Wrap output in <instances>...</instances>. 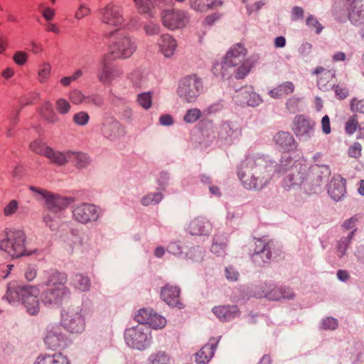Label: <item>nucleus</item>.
<instances>
[{"label":"nucleus","instance_id":"obj_1","mask_svg":"<svg viewBox=\"0 0 364 364\" xmlns=\"http://www.w3.org/2000/svg\"><path fill=\"white\" fill-rule=\"evenodd\" d=\"M237 175L248 190H260L272 179V165L258 153L249 154L242 161Z\"/></svg>","mask_w":364,"mask_h":364},{"label":"nucleus","instance_id":"obj_2","mask_svg":"<svg viewBox=\"0 0 364 364\" xmlns=\"http://www.w3.org/2000/svg\"><path fill=\"white\" fill-rule=\"evenodd\" d=\"M67 274L50 269L43 273V284L47 287L41 294V300L46 305H59L70 296L71 291L65 286Z\"/></svg>","mask_w":364,"mask_h":364},{"label":"nucleus","instance_id":"obj_3","mask_svg":"<svg viewBox=\"0 0 364 364\" xmlns=\"http://www.w3.org/2000/svg\"><path fill=\"white\" fill-rule=\"evenodd\" d=\"M26 235L22 229H5L0 234V250L12 258L31 255L26 247Z\"/></svg>","mask_w":364,"mask_h":364},{"label":"nucleus","instance_id":"obj_4","mask_svg":"<svg viewBox=\"0 0 364 364\" xmlns=\"http://www.w3.org/2000/svg\"><path fill=\"white\" fill-rule=\"evenodd\" d=\"M332 14L338 21L347 18L355 26L364 23V0H334Z\"/></svg>","mask_w":364,"mask_h":364},{"label":"nucleus","instance_id":"obj_5","mask_svg":"<svg viewBox=\"0 0 364 364\" xmlns=\"http://www.w3.org/2000/svg\"><path fill=\"white\" fill-rule=\"evenodd\" d=\"M136 40L124 33H117L114 36L109 46L107 53L112 59H128L136 50Z\"/></svg>","mask_w":364,"mask_h":364},{"label":"nucleus","instance_id":"obj_6","mask_svg":"<svg viewBox=\"0 0 364 364\" xmlns=\"http://www.w3.org/2000/svg\"><path fill=\"white\" fill-rule=\"evenodd\" d=\"M203 90V82L196 75H188L182 78L177 88V95L182 102H194Z\"/></svg>","mask_w":364,"mask_h":364},{"label":"nucleus","instance_id":"obj_7","mask_svg":"<svg viewBox=\"0 0 364 364\" xmlns=\"http://www.w3.org/2000/svg\"><path fill=\"white\" fill-rule=\"evenodd\" d=\"M29 189L38 196V200H44L45 208L53 213H58L65 209L73 199L69 197L62 196L58 194L49 192L46 189L33 186H29Z\"/></svg>","mask_w":364,"mask_h":364},{"label":"nucleus","instance_id":"obj_8","mask_svg":"<svg viewBox=\"0 0 364 364\" xmlns=\"http://www.w3.org/2000/svg\"><path fill=\"white\" fill-rule=\"evenodd\" d=\"M163 26L170 31L185 28L190 21L188 11L178 9H165L161 14Z\"/></svg>","mask_w":364,"mask_h":364},{"label":"nucleus","instance_id":"obj_9","mask_svg":"<svg viewBox=\"0 0 364 364\" xmlns=\"http://www.w3.org/2000/svg\"><path fill=\"white\" fill-rule=\"evenodd\" d=\"M111 60H114L112 57L105 54L100 61L97 77L103 84H111L114 80L122 77L124 75L122 68L109 65Z\"/></svg>","mask_w":364,"mask_h":364},{"label":"nucleus","instance_id":"obj_10","mask_svg":"<svg viewBox=\"0 0 364 364\" xmlns=\"http://www.w3.org/2000/svg\"><path fill=\"white\" fill-rule=\"evenodd\" d=\"M254 295L258 298L264 297L270 300L290 299L294 296V292L289 288L267 283H263L257 287Z\"/></svg>","mask_w":364,"mask_h":364},{"label":"nucleus","instance_id":"obj_11","mask_svg":"<svg viewBox=\"0 0 364 364\" xmlns=\"http://www.w3.org/2000/svg\"><path fill=\"white\" fill-rule=\"evenodd\" d=\"M124 340L129 347L143 350L149 344L148 328L143 325H137L126 329Z\"/></svg>","mask_w":364,"mask_h":364},{"label":"nucleus","instance_id":"obj_12","mask_svg":"<svg viewBox=\"0 0 364 364\" xmlns=\"http://www.w3.org/2000/svg\"><path fill=\"white\" fill-rule=\"evenodd\" d=\"M100 214L101 210L99 207L86 203L75 206L73 210L74 220L82 224L97 221Z\"/></svg>","mask_w":364,"mask_h":364},{"label":"nucleus","instance_id":"obj_13","mask_svg":"<svg viewBox=\"0 0 364 364\" xmlns=\"http://www.w3.org/2000/svg\"><path fill=\"white\" fill-rule=\"evenodd\" d=\"M78 309L68 310L63 314L61 324L65 329L71 333H81L85 328V322Z\"/></svg>","mask_w":364,"mask_h":364},{"label":"nucleus","instance_id":"obj_14","mask_svg":"<svg viewBox=\"0 0 364 364\" xmlns=\"http://www.w3.org/2000/svg\"><path fill=\"white\" fill-rule=\"evenodd\" d=\"M316 123L304 115L296 116L292 124V130L296 136L308 140L314 136Z\"/></svg>","mask_w":364,"mask_h":364},{"label":"nucleus","instance_id":"obj_15","mask_svg":"<svg viewBox=\"0 0 364 364\" xmlns=\"http://www.w3.org/2000/svg\"><path fill=\"white\" fill-rule=\"evenodd\" d=\"M39 293L38 288L35 286L11 284L5 296L9 303H12L18 300H23L25 298L38 296Z\"/></svg>","mask_w":364,"mask_h":364},{"label":"nucleus","instance_id":"obj_16","mask_svg":"<svg viewBox=\"0 0 364 364\" xmlns=\"http://www.w3.org/2000/svg\"><path fill=\"white\" fill-rule=\"evenodd\" d=\"M306 166L296 164L291 172L284 178L282 187L287 191L299 188L304 183Z\"/></svg>","mask_w":364,"mask_h":364},{"label":"nucleus","instance_id":"obj_17","mask_svg":"<svg viewBox=\"0 0 364 364\" xmlns=\"http://www.w3.org/2000/svg\"><path fill=\"white\" fill-rule=\"evenodd\" d=\"M102 21L107 25L118 26L124 21L122 9L119 6L109 3L100 10Z\"/></svg>","mask_w":364,"mask_h":364},{"label":"nucleus","instance_id":"obj_18","mask_svg":"<svg viewBox=\"0 0 364 364\" xmlns=\"http://www.w3.org/2000/svg\"><path fill=\"white\" fill-rule=\"evenodd\" d=\"M235 102L240 106L255 107L262 102L260 97L251 87H244L236 90L233 97Z\"/></svg>","mask_w":364,"mask_h":364},{"label":"nucleus","instance_id":"obj_19","mask_svg":"<svg viewBox=\"0 0 364 364\" xmlns=\"http://www.w3.org/2000/svg\"><path fill=\"white\" fill-rule=\"evenodd\" d=\"M246 55V50L241 44H237L233 46L230 50L227 53L223 65H222V76L225 77V74L223 72L226 68L229 67H235L242 62V60Z\"/></svg>","mask_w":364,"mask_h":364},{"label":"nucleus","instance_id":"obj_20","mask_svg":"<svg viewBox=\"0 0 364 364\" xmlns=\"http://www.w3.org/2000/svg\"><path fill=\"white\" fill-rule=\"evenodd\" d=\"M159 50L165 58H171L178 47L176 38L171 35L165 33L160 36L157 41Z\"/></svg>","mask_w":364,"mask_h":364},{"label":"nucleus","instance_id":"obj_21","mask_svg":"<svg viewBox=\"0 0 364 364\" xmlns=\"http://www.w3.org/2000/svg\"><path fill=\"white\" fill-rule=\"evenodd\" d=\"M274 141L277 147L284 152L296 149L297 144L293 135L288 132H279L274 136Z\"/></svg>","mask_w":364,"mask_h":364},{"label":"nucleus","instance_id":"obj_22","mask_svg":"<svg viewBox=\"0 0 364 364\" xmlns=\"http://www.w3.org/2000/svg\"><path fill=\"white\" fill-rule=\"evenodd\" d=\"M346 180L341 176L333 177L328 186L329 196L336 201L341 200L346 193Z\"/></svg>","mask_w":364,"mask_h":364},{"label":"nucleus","instance_id":"obj_23","mask_svg":"<svg viewBox=\"0 0 364 364\" xmlns=\"http://www.w3.org/2000/svg\"><path fill=\"white\" fill-rule=\"evenodd\" d=\"M65 335L62 333L60 327L54 326L47 333L44 342L48 348L56 349L65 345Z\"/></svg>","mask_w":364,"mask_h":364},{"label":"nucleus","instance_id":"obj_24","mask_svg":"<svg viewBox=\"0 0 364 364\" xmlns=\"http://www.w3.org/2000/svg\"><path fill=\"white\" fill-rule=\"evenodd\" d=\"M314 73L318 76L317 85L322 91H328L334 87L333 79L335 78V72L332 70H326L323 68H317Z\"/></svg>","mask_w":364,"mask_h":364},{"label":"nucleus","instance_id":"obj_25","mask_svg":"<svg viewBox=\"0 0 364 364\" xmlns=\"http://www.w3.org/2000/svg\"><path fill=\"white\" fill-rule=\"evenodd\" d=\"M212 224L203 217H197L189 224L188 230L193 235H208L212 230Z\"/></svg>","mask_w":364,"mask_h":364},{"label":"nucleus","instance_id":"obj_26","mask_svg":"<svg viewBox=\"0 0 364 364\" xmlns=\"http://www.w3.org/2000/svg\"><path fill=\"white\" fill-rule=\"evenodd\" d=\"M180 289L176 286L166 284L161 291V299L169 306H178L182 305L179 301Z\"/></svg>","mask_w":364,"mask_h":364},{"label":"nucleus","instance_id":"obj_27","mask_svg":"<svg viewBox=\"0 0 364 364\" xmlns=\"http://www.w3.org/2000/svg\"><path fill=\"white\" fill-rule=\"evenodd\" d=\"M121 124L114 118H107L102 124V133L106 138L113 140L122 134Z\"/></svg>","mask_w":364,"mask_h":364},{"label":"nucleus","instance_id":"obj_28","mask_svg":"<svg viewBox=\"0 0 364 364\" xmlns=\"http://www.w3.org/2000/svg\"><path fill=\"white\" fill-rule=\"evenodd\" d=\"M70 149H66L60 151L50 148L47 149V152H46V157L54 164L65 166L70 161Z\"/></svg>","mask_w":364,"mask_h":364},{"label":"nucleus","instance_id":"obj_29","mask_svg":"<svg viewBox=\"0 0 364 364\" xmlns=\"http://www.w3.org/2000/svg\"><path fill=\"white\" fill-rule=\"evenodd\" d=\"M213 313L222 321H230L239 315L237 306H215Z\"/></svg>","mask_w":364,"mask_h":364},{"label":"nucleus","instance_id":"obj_30","mask_svg":"<svg viewBox=\"0 0 364 364\" xmlns=\"http://www.w3.org/2000/svg\"><path fill=\"white\" fill-rule=\"evenodd\" d=\"M70 285L75 289L82 292H87L90 289L91 280L88 276L77 273L72 276L70 279Z\"/></svg>","mask_w":364,"mask_h":364},{"label":"nucleus","instance_id":"obj_31","mask_svg":"<svg viewBox=\"0 0 364 364\" xmlns=\"http://www.w3.org/2000/svg\"><path fill=\"white\" fill-rule=\"evenodd\" d=\"M34 364H69L68 359L62 353L40 355Z\"/></svg>","mask_w":364,"mask_h":364},{"label":"nucleus","instance_id":"obj_32","mask_svg":"<svg viewBox=\"0 0 364 364\" xmlns=\"http://www.w3.org/2000/svg\"><path fill=\"white\" fill-rule=\"evenodd\" d=\"M294 91V85L291 82H284L276 87L269 90V95L274 99H279L291 94Z\"/></svg>","mask_w":364,"mask_h":364},{"label":"nucleus","instance_id":"obj_33","mask_svg":"<svg viewBox=\"0 0 364 364\" xmlns=\"http://www.w3.org/2000/svg\"><path fill=\"white\" fill-rule=\"evenodd\" d=\"M129 80L132 85L139 88L144 87L148 84V73L144 70L137 69L129 74Z\"/></svg>","mask_w":364,"mask_h":364},{"label":"nucleus","instance_id":"obj_34","mask_svg":"<svg viewBox=\"0 0 364 364\" xmlns=\"http://www.w3.org/2000/svg\"><path fill=\"white\" fill-rule=\"evenodd\" d=\"M215 346L206 344L196 353V362L199 364H207L214 354Z\"/></svg>","mask_w":364,"mask_h":364},{"label":"nucleus","instance_id":"obj_35","mask_svg":"<svg viewBox=\"0 0 364 364\" xmlns=\"http://www.w3.org/2000/svg\"><path fill=\"white\" fill-rule=\"evenodd\" d=\"M191 8L198 11H205L208 9L221 5L222 2L218 0H189Z\"/></svg>","mask_w":364,"mask_h":364},{"label":"nucleus","instance_id":"obj_36","mask_svg":"<svg viewBox=\"0 0 364 364\" xmlns=\"http://www.w3.org/2000/svg\"><path fill=\"white\" fill-rule=\"evenodd\" d=\"M70 161L77 168H85L90 163V157L85 153L80 151H70Z\"/></svg>","mask_w":364,"mask_h":364},{"label":"nucleus","instance_id":"obj_37","mask_svg":"<svg viewBox=\"0 0 364 364\" xmlns=\"http://www.w3.org/2000/svg\"><path fill=\"white\" fill-rule=\"evenodd\" d=\"M296 164H301L299 161H293V159L287 155L284 154L281 157L279 164L276 166L275 171L283 173L289 170L293 169Z\"/></svg>","mask_w":364,"mask_h":364},{"label":"nucleus","instance_id":"obj_38","mask_svg":"<svg viewBox=\"0 0 364 364\" xmlns=\"http://www.w3.org/2000/svg\"><path fill=\"white\" fill-rule=\"evenodd\" d=\"M26 309V311L31 315H36L40 311V302L38 296L31 298H25L23 300H21Z\"/></svg>","mask_w":364,"mask_h":364},{"label":"nucleus","instance_id":"obj_39","mask_svg":"<svg viewBox=\"0 0 364 364\" xmlns=\"http://www.w3.org/2000/svg\"><path fill=\"white\" fill-rule=\"evenodd\" d=\"M42 117L50 123H55L58 121V117L53 109L52 105L50 102H46L41 109Z\"/></svg>","mask_w":364,"mask_h":364},{"label":"nucleus","instance_id":"obj_40","mask_svg":"<svg viewBox=\"0 0 364 364\" xmlns=\"http://www.w3.org/2000/svg\"><path fill=\"white\" fill-rule=\"evenodd\" d=\"M149 364H170V358L164 351H158L150 355Z\"/></svg>","mask_w":364,"mask_h":364},{"label":"nucleus","instance_id":"obj_41","mask_svg":"<svg viewBox=\"0 0 364 364\" xmlns=\"http://www.w3.org/2000/svg\"><path fill=\"white\" fill-rule=\"evenodd\" d=\"M164 196L161 193H149L143 196L141 199V203L144 206L158 204L163 199Z\"/></svg>","mask_w":364,"mask_h":364},{"label":"nucleus","instance_id":"obj_42","mask_svg":"<svg viewBox=\"0 0 364 364\" xmlns=\"http://www.w3.org/2000/svg\"><path fill=\"white\" fill-rule=\"evenodd\" d=\"M152 92H145L140 93L136 96V102L139 106L144 109L148 110L152 107Z\"/></svg>","mask_w":364,"mask_h":364},{"label":"nucleus","instance_id":"obj_43","mask_svg":"<svg viewBox=\"0 0 364 364\" xmlns=\"http://www.w3.org/2000/svg\"><path fill=\"white\" fill-rule=\"evenodd\" d=\"M252 64L250 60H245L235 71V77L240 80L244 79L250 72Z\"/></svg>","mask_w":364,"mask_h":364},{"label":"nucleus","instance_id":"obj_44","mask_svg":"<svg viewBox=\"0 0 364 364\" xmlns=\"http://www.w3.org/2000/svg\"><path fill=\"white\" fill-rule=\"evenodd\" d=\"M353 236L354 231H350L347 237H342L338 242V254L340 257H343L346 254Z\"/></svg>","mask_w":364,"mask_h":364},{"label":"nucleus","instance_id":"obj_45","mask_svg":"<svg viewBox=\"0 0 364 364\" xmlns=\"http://www.w3.org/2000/svg\"><path fill=\"white\" fill-rule=\"evenodd\" d=\"M133 1L139 13L151 14L154 6L151 0H133Z\"/></svg>","mask_w":364,"mask_h":364},{"label":"nucleus","instance_id":"obj_46","mask_svg":"<svg viewBox=\"0 0 364 364\" xmlns=\"http://www.w3.org/2000/svg\"><path fill=\"white\" fill-rule=\"evenodd\" d=\"M154 313V311L152 309H141L139 310L138 313L135 315V319L139 323L148 324Z\"/></svg>","mask_w":364,"mask_h":364},{"label":"nucleus","instance_id":"obj_47","mask_svg":"<svg viewBox=\"0 0 364 364\" xmlns=\"http://www.w3.org/2000/svg\"><path fill=\"white\" fill-rule=\"evenodd\" d=\"M202 112L198 108H192L187 110L183 117V121L188 124H193L199 119Z\"/></svg>","mask_w":364,"mask_h":364},{"label":"nucleus","instance_id":"obj_48","mask_svg":"<svg viewBox=\"0 0 364 364\" xmlns=\"http://www.w3.org/2000/svg\"><path fill=\"white\" fill-rule=\"evenodd\" d=\"M166 323V318L154 311L148 325L154 329H158L164 328Z\"/></svg>","mask_w":364,"mask_h":364},{"label":"nucleus","instance_id":"obj_49","mask_svg":"<svg viewBox=\"0 0 364 364\" xmlns=\"http://www.w3.org/2000/svg\"><path fill=\"white\" fill-rule=\"evenodd\" d=\"M264 253L265 257L271 258L272 253L269 247V242H265L262 240H257L255 249L253 253Z\"/></svg>","mask_w":364,"mask_h":364},{"label":"nucleus","instance_id":"obj_50","mask_svg":"<svg viewBox=\"0 0 364 364\" xmlns=\"http://www.w3.org/2000/svg\"><path fill=\"white\" fill-rule=\"evenodd\" d=\"M51 66L49 63H43L38 72V80L40 82H44L50 76Z\"/></svg>","mask_w":364,"mask_h":364},{"label":"nucleus","instance_id":"obj_51","mask_svg":"<svg viewBox=\"0 0 364 364\" xmlns=\"http://www.w3.org/2000/svg\"><path fill=\"white\" fill-rule=\"evenodd\" d=\"M50 147L47 146L45 144L42 143L40 141H34L30 144V149L38 154L39 155L44 156L46 157V152H47V149H49Z\"/></svg>","mask_w":364,"mask_h":364},{"label":"nucleus","instance_id":"obj_52","mask_svg":"<svg viewBox=\"0 0 364 364\" xmlns=\"http://www.w3.org/2000/svg\"><path fill=\"white\" fill-rule=\"evenodd\" d=\"M55 108L60 114H65L70 112L71 106L67 100L60 98L55 102Z\"/></svg>","mask_w":364,"mask_h":364},{"label":"nucleus","instance_id":"obj_53","mask_svg":"<svg viewBox=\"0 0 364 364\" xmlns=\"http://www.w3.org/2000/svg\"><path fill=\"white\" fill-rule=\"evenodd\" d=\"M73 122L79 126L86 125L89 120L90 116L86 112H80L73 115Z\"/></svg>","mask_w":364,"mask_h":364},{"label":"nucleus","instance_id":"obj_54","mask_svg":"<svg viewBox=\"0 0 364 364\" xmlns=\"http://www.w3.org/2000/svg\"><path fill=\"white\" fill-rule=\"evenodd\" d=\"M306 23L311 29H315L316 33H320L323 30L322 25L313 15L308 16L306 21Z\"/></svg>","mask_w":364,"mask_h":364},{"label":"nucleus","instance_id":"obj_55","mask_svg":"<svg viewBox=\"0 0 364 364\" xmlns=\"http://www.w3.org/2000/svg\"><path fill=\"white\" fill-rule=\"evenodd\" d=\"M70 100L75 105L85 103V96L78 90H73L69 95Z\"/></svg>","mask_w":364,"mask_h":364},{"label":"nucleus","instance_id":"obj_56","mask_svg":"<svg viewBox=\"0 0 364 364\" xmlns=\"http://www.w3.org/2000/svg\"><path fill=\"white\" fill-rule=\"evenodd\" d=\"M358 122L356 115H353L347 121L345 126L346 132L348 134H353L355 133L358 128Z\"/></svg>","mask_w":364,"mask_h":364},{"label":"nucleus","instance_id":"obj_57","mask_svg":"<svg viewBox=\"0 0 364 364\" xmlns=\"http://www.w3.org/2000/svg\"><path fill=\"white\" fill-rule=\"evenodd\" d=\"M226 242L221 241L220 242L215 238L213 244L211 247V252L218 255H223L225 253Z\"/></svg>","mask_w":364,"mask_h":364},{"label":"nucleus","instance_id":"obj_58","mask_svg":"<svg viewBox=\"0 0 364 364\" xmlns=\"http://www.w3.org/2000/svg\"><path fill=\"white\" fill-rule=\"evenodd\" d=\"M271 258L265 257L264 253H252V259L257 266H263L269 262Z\"/></svg>","mask_w":364,"mask_h":364},{"label":"nucleus","instance_id":"obj_59","mask_svg":"<svg viewBox=\"0 0 364 364\" xmlns=\"http://www.w3.org/2000/svg\"><path fill=\"white\" fill-rule=\"evenodd\" d=\"M350 108L353 112H358L364 114V99H352L350 102Z\"/></svg>","mask_w":364,"mask_h":364},{"label":"nucleus","instance_id":"obj_60","mask_svg":"<svg viewBox=\"0 0 364 364\" xmlns=\"http://www.w3.org/2000/svg\"><path fill=\"white\" fill-rule=\"evenodd\" d=\"M18 203L16 200H11L4 208L5 216H11L15 213L18 209Z\"/></svg>","mask_w":364,"mask_h":364},{"label":"nucleus","instance_id":"obj_61","mask_svg":"<svg viewBox=\"0 0 364 364\" xmlns=\"http://www.w3.org/2000/svg\"><path fill=\"white\" fill-rule=\"evenodd\" d=\"M333 87L335 90L336 97L338 100H344L348 96V90L346 86L337 85L336 86L334 85Z\"/></svg>","mask_w":364,"mask_h":364},{"label":"nucleus","instance_id":"obj_62","mask_svg":"<svg viewBox=\"0 0 364 364\" xmlns=\"http://www.w3.org/2000/svg\"><path fill=\"white\" fill-rule=\"evenodd\" d=\"M160 26L153 22H150L144 26V31L149 36L158 34L160 32Z\"/></svg>","mask_w":364,"mask_h":364},{"label":"nucleus","instance_id":"obj_63","mask_svg":"<svg viewBox=\"0 0 364 364\" xmlns=\"http://www.w3.org/2000/svg\"><path fill=\"white\" fill-rule=\"evenodd\" d=\"M362 146L358 142H355L349 147L348 154L350 157L358 158L361 155Z\"/></svg>","mask_w":364,"mask_h":364},{"label":"nucleus","instance_id":"obj_64","mask_svg":"<svg viewBox=\"0 0 364 364\" xmlns=\"http://www.w3.org/2000/svg\"><path fill=\"white\" fill-rule=\"evenodd\" d=\"M43 221L46 226L49 228L52 231L55 230L58 228V223L55 220L53 217L48 213L43 217Z\"/></svg>","mask_w":364,"mask_h":364}]
</instances>
